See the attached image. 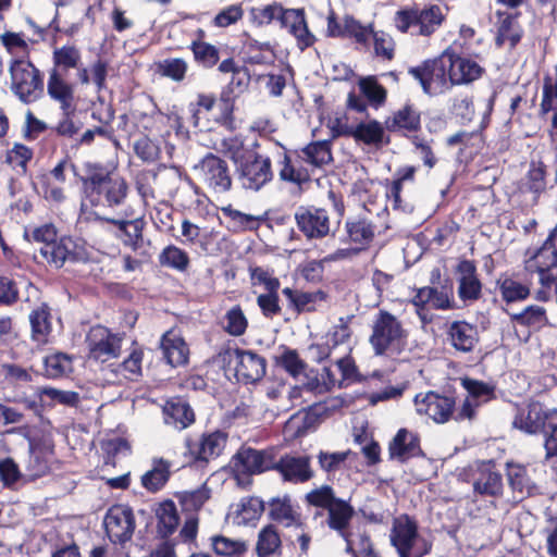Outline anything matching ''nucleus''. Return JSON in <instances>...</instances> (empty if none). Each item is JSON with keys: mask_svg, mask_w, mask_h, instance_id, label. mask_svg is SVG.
I'll use <instances>...</instances> for the list:
<instances>
[{"mask_svg": "<svg viewBox=\"0 0 557 557\" xmlns=\"http://www.w3.org/2000/svg\"><path fill=\"white\" fill-rule=\"evenodd\" d=\"M512 425L528 434L544 430L547 457L557 454V410L547 412L536 401L525 404L518 407Z\"/></svg>", "mask_w": 557, "mask_h": 557, "instance_id": "f03ea898", "label": "nucleus"}, {"mask_svg": "<svg viewBox=\"0 0 557 557\" xmlns=\"http://www.w3.org/2000/svg\"><path fill=\"white\" fill-rule=\"evenodd\" d=\"M507 476L513 491L521 495H531L535 488L524 466L516 462H507Z\"/></svg>", "mask_w": 557, "mask_h": 557, "instance_id": "e433bc0d", "label": "nucleus"}, {"mask_svg": "<svg viewBox=\"0 0 557 557\" xmlns=\"http://www.w3.org/2000/svg\"><path fill=\"white\" fill-rule=\"evenodd\" d=\"M359 88L367 99L375 107L381 106L386 99L385 88L373 76L360 79Z\"/></svg>", "mask_w": 557, "mask_h": 557, "instance_id": "4d7b16f0", "label": "nucleus"}, {"mask_svg": "<svg viewBox=\"0 0 557 557\" xmlns=\"http://www.w3.org/2000/svg\"><path fill=\"white\" fill-rule=\"evenodd\" d=\"M302 159L313 166H322L332 160L330 143L314 141L302 149Z\"/></svg>", "mask_w": 557, "mask_h": 557, "instance_id": "a18cd8bd", "label": "nucleus"}, {"mask_svg": "<svg viewBox=\"0 0 557 557\" xmlns=\"http://www.w3.org/2000/svg\"><path fill=\"white\" fill-rule=\"evenodd\" d=\"M389 540L399 557H423L432 549V543L419 533L417 522L407 515L394 519Z\"/></svg>", "mask_w": 557, "mask_h": 557, "instance_id": "20e7f679", "label": "nucleus"}, {"mask_svg": "<svg viewBox=\"0 0 557 557\" xmlns=\"http://www.w3.org/2000/svg\"><path fill=\"white\" fill-rule=\"evenodd\" d=\"M374 55L384 61H392L395 57L396 44L394 38L384 30H374L371 37Z\"/></svg>", "mask_w": 557, "mask_h": 557, "instance_id": "603ef678", "label": "nucleus"}, {"mask_svg": "<svg viewBox=\"0 0 557 557\" xmlns=\"http://www.w3.org/2000/svg\"><path fill=\"white\" fill-rule=\"evenodd\" d=\"M122 339L120 334L112 333L104 326H92L86 336L88 357L99 362L119 357Z\"/></svg>", "mask_w": 557, "mask_h": 557, "instance_id": "1a4fd4ad", "label": "nucleus"}, {"mask_svg": "<svg viewBox=\"0 0 557 557\" xmlns=\"http://www.w3.org/2000/svg\"><path fill=\"white\" fill-rule=\"evenodd\" d=\"M103 525L112 544L123 545L131 541L135 531L133 510L125 505H114L107 511Z\"/></svg>", "mask_w": 557, "mask_h": 557, "instance_id": "9b49d317", "label": "nucleus"}, {"mask_svg": "<svg viewBox=\"0 0 557 557\" xmlns=\"http://www.w3.org/2000/svg\"><path fill=\"white\" fill-rule=\"evenodd\" d=\"M238 171L243 187L256 191L273 177L270 158L258 149L238 166Z\"/></svg>", "mask_w": 557, "mask_h": 557, "instance_id": "f8f14e48", "label": "nucleus"}, {"mask_svg": "<svg viewBox=\"0 0 557 557\" xmlns=\"http://www.w3.org/2000/svg\"><path fill=\"white\" fill-rule=\"evenodd\" d=\"M419 125L420 114L411 106H405L394 114V127L406 131H416Z\"/></svg>", "mask_w": 557, "mask_h": 557, "instance_id": "052dcab7", "label": "nucleus"}, {"mask_svg": "<svg viewBox=\"0 0 557 557\" xmlns=\"http://www.w3.org/2000/svg\"><path fill=\"white\" fill-rule=\"evenodd\" d=\"M273 468L280 471L284 480L299 483L306 482L312 478L310 469V459L308 457L284 456Z\"/></svg>", "mask_w": 557, "mask_h": 557, "instance_id": "4be33fe9", "label": "nucleus"}, {"mask_svg": "<svg viewBox=\"0 0 557 557\" xmlns=\"http://www.w3.org/2000/svg\"><path fill=\"white\" fill-rule=\"evenodd\" d=\"M337 128L336 135H349L352 136L356 140L362 141L367 145H376L380 144L384 136V128L382 124L377 121H368L361 122L358 125L349 126L347 124H342L341 121L336 120Z\"/></svg>", "mask_w": 557, "mask_h": 557, "instance_id": "aec40b11", "label": "nucleus"}, {"mask_svg": "<svg viewBox=\"0 0 557 557\" xmlns=\"http://www.w3.org/2000/svg\"><path fill=\"white\" fill-rule=\"evenodd\" d=\"M159 70L163 76L181 82L185 77L187 63L183 59H166L159 64Z\"/></svg>", "mask_w": 557, "mask_h": 557, "instance_id": "774afa93", "label": "nucleus"}, {"mask_svg": "<svg viewBox=\"0 0 557 557\" xmlns=\"http://www.w3.org/2000/svg\"><path fill=\"white\" fill-rule=\"evenodd\" d=\"M262 511V500L257 497H245L231 506L227 517L233 524L247 525L258 520Z\"/></svg>", "mask_w": 557, "mask_h": 557, "instance_id": "393cba45", "label": "nucleus"}, {"mask_svg": "<svg viewBox=\"0 0 557 557\" xmlns=\"http://www.w3.org/2000/svg\"><path fill=\"white\" fill-rule=\"evenodd\" d=\"M462 386L468 392V397L480 404L486 403L494 397L495 388L492 384L466 377L462 380Z\"/></svg>", "mask_w": 557, "mask_h": 557, "instance_id": "5fc2aeb1", "label": "nucleus"}, {"mask_svg": "<svg viewBox=\"0 0 557 557\" xmlns=\"http://www.w3.org/2000/svg\"><path fill=\"white\" fill-rule=\"evenodd\" d=\"M169 462L163 459L154 460L152 469L141 478L143 485L151 492L159 491L169 479Z\"/></svg>", "mask_w": 557, "mask_h": 557, "instance_id": "79ce46f5", "label": "nucleus"}, {"mask_svg": "<svg viewBox=\"0 0 557 557\" xmlns=\"http://www.w3.org/2000/svg\"><path fill=\"white\" fill-rule=\"evenodd\" d=\"M211 492L206 486L202 485L194 491H183L176 493V498L178 499L183 511L193 512L198 511L210 498Z\"/></svg>", "mask_w": 557, "mask_h": 557, "instance_id": "58836bf2", "label": "nucleus"}, {"mask_svg": "<svg viewBox=\"0 0 557 557\" xmlns=\"http://www.w3.org/2000/svg\"><path fill=\"white\" fill-rule=\"evenodd\" d=\"M281 549V539L272 525L263 528L258 535L256 552L258 557H272Z\"/></svg>", "mask_w": 557, "mask_h": 557, "instance_id": "a19ab883", "label": "nucleus"}, {"mask_svg": "<svg viewBox=\"0 0 557 557\" xmlns=\"http://www.w3.org/2000/svg\"><path fill=\"white\" fill-rule=\"evenodd\" d=\"M143 357V349L134 348L129 356L120 364L119 372L127 380H137L141 375Z\"/></svg>", "mask_w": 557, "mask_h": 557, "instance_id": "6e6d98bb", "label": "nucleus"}, {"mask_svg": "<svg viewBox=\"0 0 557 557\" xmlns=\"http://www.w3.org/2000/svg\"><path fill=\"white\" fill-rule=\"evenodd\" d=\"M475 271V265L469 260H463L458 264V295L462 300H474L480 296L481 283Z\"/></svg>", "mask_w": 557, "mask_h": 557, "instance_id": "bb28decb", "label": "nucleus"}, {"mask_svg": "<svg viewBox=\"0 0 557 557\" xmlns=\"http://www.w3.org/2000/svg\"><path fill=\"white\" fill-rule=\"evenodd\" d=\"M407 332L396 317L380 311L374 320L370 343L376 355L398 352L406 344Z\"/></svg>", "mask_w": 557, "mask_h": 557, "instance_id": "39448f33", "label": "nucleus"}, {"mask_svg": "<svg viewBox=\"0 0 557 557\" xmlns=\"http://www.w3.org/2000/svg\"><path fill=\"white\" fill-rule=\"evenodd\" d=\"M557 267V223L549 232L540 248L528 249L525 252L524 269L530 274H536L543 286H550L554 278L549 270Z\"/></svg>", "mask_w": 557, "mask_h": 557, "instance_id": "423d86ee", "label": "nucleus"}, {"mask_svg": "<svg viewBox=\"0 0 557 557\" xmlns=\"http://www.w3.org/2000/svg\"><path fill=\"white\" fill-rule=\"evenodd\" d=\"M281 26L286 28L297 40L298 47L304 50L314 42V36L308 29L305 13L300 9H283Z\"/></svg>", "mask_w": 557, "mask_h": 557, "instance_id": "a211bd4d", "label": "nucleus"}, {"mask_svg": "<svg viewBox=\"0 0 557 557\" xmlns=\"http://www.w3.org/2000/svg\"><path fill=\"white\" fill-rule=\"evenodd\" d=\"M349 455L350 451H320L318 461L323 471L329 474H334L344 468L345 461Z\"/></svg>", "mask_w": 557, "mask_h": 557, "instance_id": "bf43d9fd", "label": "nucleus"}, {"mask_svg": "<svg viewBox=\"0 0 557 557\" xmlns=\"http://www.w3.org/2000/svg\"><path fill=\"white\" fill-rule=\"evenodd\" d=\"M445 9L438 4H429L423 9L407 7L398 10L394 16V25L400 33L431 36L445 21Z\"/></svg>", "mask_w": 557, "mask_h": 557, "instance_id": "7ed1b4c3", "label": "nucleus"}, {"mask_svg": "<svg viewBox=\"0 0 557 557\" xmlns=\"http://www.w3.org/2000/svg\"><path fill=\"white\" fill-rule=\"evenodd\" d=\"M345 35L354 38L356 42L367 46L374 33L372 25H361L354 18H346L345 21Z\"/></svg>", "mask_w": 557, "mask_h": 557, "instance_id": "680f3d73", "label": "nucleus"}, {"mask_svg": "<svg viewBox=\"0 0 557 557\" xmlns=\"http://www.w3.org/2000/svg\"><path fill=\"white\" fill-rule=\"evenodd\" d=\"M200 38L194 40L190 45V49L194 54L195 61L203 67H212L214 66L219 59V49L202 40L203 30H199Z\"/></svg>", "mask_w": 557, "mask_h": 557, "instance_id": "4c0bfd02", "label": "nucleus"}, {"mask_svg": "<svg viewBox=\"0 0 557 557\" xmlns=\"http://www.w3.org/2000/svg\"><path fill=\"white\" fill-rule=\"evenodd\" d=\"M195 171L200 180L214 193H225L232 186V177L227 164L216 156H206Z\"/></svg>", "mask_w": 557, "mask_h": 557, "instance_id": "4468645a", "label": "nucleus"}, {"mask_svg": "<svg viewBox=\"0 0 557 557\" xmlns=\"http://www.w3.org/2000/svg\"><path fill=\"white\" fill-rule=\"evenodd\" d=\"M513 320L531 330H540L548 322L546 311L541 306H529L520 313L513 315Z\"/></svg>", "mask_w": 557, "mask_h": 557, "instance_id": "de8ad7c7", "label": "nucleus"}, {"mask_svg": "<svg viewBox=\"0 0 557 557\" xmlns=\"http://www.w3.org/2000/svg\"><path fill=\"white\" fill-rule=\"evenodd\" d=\"M413 404L419 416H425L435 423L447 422L455 407L453 398L432 391L417 394Z\"/></svg>", "mask_w": 557, "mask_h": 557, "instance_id": "ddd939ff", "label": "nucleus"}, {"mask_svg": "<svg viewBox=\"0 0 557 557\" xmlns=\"http://www.w3.org/2000/svg\"><path fill=\"white\" fill-rule=\"evenodd\" d=\"M47 89L49 96L60 103L64 114H70L74 110L73 87L57 71L51 72Z\"/></svg>", "mask_w": 557, "mask_h": 557, "instance_id": "c756f323", "label": "nucleus"}, {"mask_svg": "<svg viewBox=\"0 0 557 557\" xmlns=\"http://www.w3.org/2000/svg\"><path fill=\"white\" fill-rule=\"evenodd\" d=\"M158 531L162 536L172 534L178 525V515L173 502L166 500L157 509Z\"/></svg>", "mask_w": 557, "mask_h": 557, "instance_id": "ea45409f", "label": "nucleus"}, {"mask_svg": "<svg viewBox=\"0 0 557 557\" xmlns=\"http://www.w3.org/2000/svg\"><path fill=\"white\" fill-rule=\"evenodd\" d=\"M273 468V461L263 451L242 448L232 459V469L239 485L249 484V478Z\"/></svg>", "mask_w": 557, "mask_h": 557, "instance_id": "9d476101", "label": "nucleus"}, {"mask_svg": "<svg viewBox=\"0 0 557 557\" xmlns=\"http://www.w3.org/2000/svg\"><path fill=\"white\" fill-rule=\"evenodd\" d=\"M445 54L453 85L470 84L482 76L483 67L476 61L459 55L450 49H446Z\"/></svg>", "mask_w": 557, "mask_h": 557, "instance_id": "dca6fc26", "label": "nucleus"}, {"mask_svg": "<svg viewBox=\"0 0 557 557\" xmlns=\"http://www.w3.org/2000/svg\"><path fill=\"white\" fill-rule=\"evenodd\" d=\"M114 223L119 231L121 232V238L125 245L135 248L143 237V228H144V220L143 219H134V220H111Z\"/></svg>", "mask_w": 557, "mask_h": 557, "instance_id": "37998d69", "label": "nucleus"}, {"mask_svg": "<svg viewBox=\"0 0 557 557\" xmlns=\"http://www.w3.org/2000/svg\"><path fill=\"white\" fill-rule=\"evenodd\" d=\"M277 363L295 379H300L308 370L307 363L294 349H284L277 358Z\"/></svg>", "mask_w": 557, "mask_h": 557, "instance_id": "864d4df0", "label": "nucleus"}, {"mask_svg": "<svg viewBox=\"0 0 557 557\" xmlns=\"http://www.w3.org/2000/svg\"><path fill=\"white\" fill-rule=\"evenodd\" d=\"M161 349L168 363L172 367L183 366L188 361V345L176 330H170L163 334Z\"/></svg>", "mask_w": 557, "mask_h": 557, "instance_id": "5701e85b", "label": "nucleus"}, {"mask_svg": "<svg viewBox=\"0 0 557 557\" xmlns=\"http://www.w3.org/2000/svg\"><path fill=\"white\" fill-rule=\"evenodd\" d=\"M258 147L257 140H246L240 136H230L222 138L215 148L239 166L247 158L252 156Z\"/></svg>", "mask_w": 557, "mask_h": 557, "instance_id": "b1692460", "label": "nucleus"}, {"mask_svg": "<svg viewBox=\"0 0 557 557\" xmlns=\"http://www.w3.org/2000/svg\"><path fill=\"white\" fill-rule=\"evenodd\" d=\"M51 454L52 451L49 447L29 442L26 471L30 478H39L49 471Z\"/></svg>", "mask_w": 557, "mask_h": 557, "instance_id": "2f4dec72", "label": "nucleus"}, {"mask_svg": "<svg viewBox=\"0 0 557 557\" xmlns=\"http://www.w3.org/2000/svg\"><path fill=\"white\" fill-rule=\"evenodd\" d=\"M301 377L305 391L313 394H324L337 384V379L329 368H323L321 372L307 370Z\"/></svg>", "mask_w": 557, "mask_h": 557, "instance_id": "473e14b6", "label": "nucleus"}, {"mask_svg": "<svg viewBox=\"0 0 557 557\" xmlns=\"http://www.w3.org/2000/svg\"><path fill=\"white\" fill-rule=\"evenodd\" d=\"M39 397L42 404H73L77 399V394L73 392H64L52 387H44L39 391Z\"/></svg>", "mask_w": 557, "mask_h": 557, "instance_id": "0e129e2a", "label": "nucleus"}, {"mask_svg": "<svg viewBox=\"0 0 557 557\" xmlns=\"http://www.w3.org/2000/svg\"><path fill=\"white\" fill-rule=\"evenodd\" d=\"M11 88L23 102H33L42 92L39 71L26 60H15L10 66Z\"/></svg>", "mask_w": 557, "mask_h": 557, "instance_id": "6e6552de", "label": "nucleus"}, {"mask_svg": "<svg viewBox=\"0 0 557 557\" xmlns=\"http://www.w3.org/2000/svg\"><path fill=\"white\" fill-rule=\"evenodd\" d=\"M447 338L456 350L470 352L479 342V333L473 324L466 321H454L448 325Z\"/></svg>", "mask_w": 557, "mask_h": 557, "instance_id": "412c9836", "label": "nucleus"}, {"mask_svg": "<svg viewBox=\"0 0 557 557\" xmlns=\"http://www.w3.org/2000/svg\"><path fill=\"white\" fill-rule=\"evenodd\" d=\"M164 422L177 430H183L194 422V412L183 400L166 401L163 408Z\"/></svg>", "mask_w": 557, "mask_h": 557, "instance_id": "7c9ffc66", "label": "nucleus"}, {"mask_svg": "<svg viewBox=\"0 0 557 557\" xmlns=\"http://www.w3.org/2000/svg\"><path fill=\"white\" fill-rule=\"evenodd\" d=\"M503 482L498 472L493 471L491 467L481 470L480 476L474 482V490L480 494L498 495L502 492Z\"/></svg>", "mask_w": 557, "mask_h": 557, "instance_id": "c03bdc74", "label": "nucleus"}, {"mask_svg": "<svg viewBox=\"0 0 557 557\" xmlns=\"http://www.w3.org/2000/svg\"><path fill=\"white\" fill-rule=\"evenodd\" d=\"M81 61V52L74 46H63L53 52L55 66L63 70L77 69Z\"/></svg>", "mask_w": 557, "mask_h": 557, "instance_id": "13d9d810", "label": "nucleus"}, {"mask_svg": "<svg viewBox=\"0 0 557 557\" xmlns=\"http://www.w3.org/2000/svg\"><path fill=\"white\" fill-rule=\"evenodd\" d=\"M223 213L231 219L232 222L242 230H256L263 221L262 218L252 214H247L235 210L231 207L223 208Z\"/></svg>", "mask_w": 557, "mask_h": 557, "instance_id": "e2e57ef3", "label": "nucleus"}, {"mask_svg": "<svg viewBox=\"0 0 557 557\" xmlns=\"http://www.w3.org/2000/svg\"><path fill=\"white\" fill-rule=\"evenodd\" d=\"M446 59L447 55L443 51L438 58L409 70V74L420 83L425 94L440 95L453 86Z\"/></svg>", "mask_w": 557, "mask_h": 557, "instance_id": "0eeeda50", "label": "nucleus"}, {"mask_svg": "<svg viewBox=\"0 0 557 557\" xmlns=\"http://www.w3.org/2000/svg\"><path fill=\"white\" fill-rule=\"evenodd\" d=\"M159 261L162 265L184 272L189 265V257L183 249L170 245L160 253Z\"/></svg>", "mask_w": 557, "mask_h": 557, "instance_id": "8fccbe9b", "label": "nucleus"}, {"mask_svg": "<svg viewBox=\"0 0 557 557\" xmlns=\"http://www.w3.org/2000/svg\"><path fill=\"white\" fill-rule=\"evenodd\" d=\"M270 513L274 520L287 527L297 522L295 511L293 510L290 504L286 500H274L271 504Z\"/></svg>", "mask_w": 557, "mask_h": 557, "instance_id": "338daca9", "label": "nucleus"}, {"mask_svg": "<svg viewBox=\"0 0 557 557\" xmlns=\"http://www.w3.org/2000/svg\"><path fill=\"white\" fill-rule=\"evenodd\" d=\"M283 294L289 300L290 306L297 311H312L317 305L325 299L322 290L301 292L289 287L283 289Z\"/></svg>", "mask_w": 557, "mask_h": 557, "instance_id": "f704fd0d", "label": "nucleus"}, {"mask_svg": "<svg viewBox=\"0 0 557 557\" xmlns=\"http://www.w3.org/2000/svg\"><path fill=\"white\" fill-rule=\"evenodd\" d=\"M389 455L393 459L406 460L419 454V441L414 433L400 429L389 444Z\"/></svg>", "mask_w": 557, "mask_h": 557, "instance_id": "cd10ccee", "label": "nucleus"}, {"mask_svg": "<svg viewBox=\"0 0 557 557\" xmlns=\"http://www.w3.org/2000/svg\"><path fill=\"white\" fill-rule=\"evenodd\" d=\"M236 376L245 383L256 382L265 374L267 363L263 357L251 351L236 349L232 355Z\"/></svg>", "mask_w": 557, "mask_h": 557, "instance_id": "f3484780", "label": "nucleus"}, {"mask_svg": "<svg viewBox=\"0 0 557 557\" xmlns=\"http://www.w3.org/2000/svg\"><path fill=\"white\" fill-rule=\"evenodd\" d=\"M84 169L85 175L82 177V182L85 199L82 202V219L89 221L99 218L88 211V203L109 208H115L124 203L128 186L121 175L100 163L87 162Z\"/></svg>", "mask_w": 557, "mask_h": 557, "instance_id": "f257e3e1", "label": "nucleus"}, {"mask_svg": "<svg viewBox=\"0 0 557 557\" xmlns=\"http://www.w3.org/2000/svg\"><path fill=\"white\" fill-rule=\"evenodd\" d=\"M283 7L276 2L263 7H252L249 10L250 22L255 25H268L273 21L281 20Z\"/></svg>", "mask_w": 557, "mask_h": 557, "instance_id": "3c124183", "label": "nucleus"}, {"mask_svg": "<svg viewBox=\"0 0 557 557\" xmlns=\"http://www.w3.org/2000/svg\"><path fill=\"white\" fill-rule=\"evenodd\" d=\"M295 221L308 239H320L330 233V218L324 209L299 207L295 212Z\"/></svg>", "mask_w": 557, "mask_h": 557, "instance_id": "2eb2a0df", "label": "nucleus"}, {"mask_svg": "<svg viewBox=\"0 0 557 557\" xmlns=\"http://www.w3.org/2000/svg\"><path fill=\"white\" fill-rule=\"evenodd\" d=\"M1 42L12 54L25 55L29 52V40L20 33H4L1 35Z\"/></svg>", "mask_w": 557, "mask_h": 557, "instance_id": "69168bd1", "label": "nucleus"}, {"mask_svg": "<svg viewBox=\"0 0 557 557\" xmlns=\"http://www.w3.org/2000/svg\"><path fill=\"white\" fill-rule=\"evenodd\" d=\"M352 516L354 508L350 504L337 498L327 509V524L331 529L343 533L346 531Z\"/></svg>", "mask_w": 557, "mask_h": 557, "instance_id": "c9c22d12", "label": "nucleus"}, {"mask_svg": "<svg viewBox=\"0 0 557 557\" xmlns=\"http://www.w3.org/2000/svg\"><path fill=\"white\" fill-rule=\"evenodd\" d=\"M49 308L46 305L33 310L29 314L32 326V341L38 346H44L50 342L52 325Z\"/></svg>", "mask_w": 557, "mask_h": 557, "instance_id": "c85d7f7f", "label": "nucleus"}, {"mask_svg": "<svg viewBox=\"0 0 557 557\" xmlns=\"http://www.w3.org/2000/svg\"><path fill=\"white\" fill-rule=\"evenodd\" d=\"M211 547L216 555L225 557L238 556L247 550L246 542L223 535L211 537Z\"/></svg>", "mask_w": 557, "mask_h": 557, "instance_id": "09e8293b", "label": "nucleus"}, {"mask_svg": "<svg viewBox=\"0 0 557 557\" xmlns=\"http://www.w3.org/2000/svg\"><path fill=\"white\" fill-rule=\"evenodd\" d=\"M75 244L71 238H62L59 242L42 245L39 251L47 262L60 268L66 260L81 259L79 253L73 250Z\"/></svg>", "mask_w": 557, "mask_h": 557, "instance_id": "a878e982", "label": "nucleus"}, {"mask_svg": "<svg viewBox=\"0 0 557 557\" xmlns=\"http://www.w3.org/2000/svg\"><path fill=\"white\" fill-rule=\"evenodd\" d=\"M72 358L65 354L55 352L45 358V374L48 377L57 379L70 373L73 369Z\"/></svg>", "mask_w": 557, "mask_h": 557, "instance_id": "49530a36", "label": "nucleus"}, {"mask_svg": "<svg viewBox=\"0 0 557 557\" xmlns=\"http://www.w3.org/2000/svg\"><path fill=\"white\" fill-rule=\"evenodd\" d=\"M226 445V435L222 432H212L202 435L199 440L187 443L189 455L195 460L208 461L218 457Z\"/></svg>", "mask_w": 557, "mask_h": 557, "instance_id": "6ab92c4d", "label": "nucleus"}, {"mask_svg": "<svg viewBox=\"0 0 557 557\" xmlns=\"http://www.w3.org/2000/svg\"><path fill=\"white\" fill-rule=\"evenodd\" d=\"M345 230L349 242L360 245L361 248L369 246L375 234V226L361 218L347 220Z\"/></svg>", "mask_w": 557, "mask_h": 557, "instance_id": "72a5a7b5", "label": "nucleus"}]
</instances>
